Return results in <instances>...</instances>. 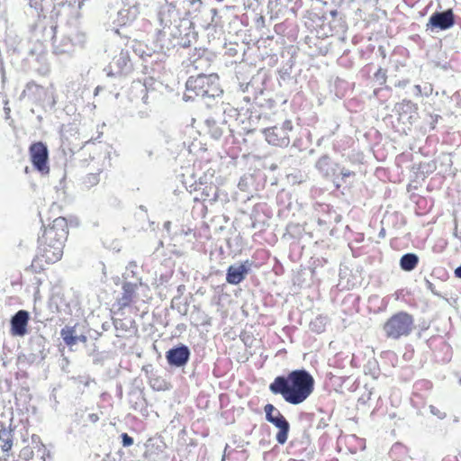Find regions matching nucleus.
Listing matches in <instances>:
<instances>
[{
    "mask_svg": "<svg viewBox=\"0 0 461 461\" xmlns=\"http://www.w3.org/2000/svg\"><path fill=\"white\" fill-rule=\"evenodd\" d=\"M139 208H140L141 211H143V212H147V209H146V207H145L144 205H140V207H139Z\"/></svg>",
    "mask_w": 461,
    "mask_h": 461,
    "instance_id": "nucleus-51",
    "label": "nucleus"
},
{
    "mask_svg": "<svg viewBox=\"0 0 461 461\" xmlns=\"http://www.w3.org/2000/svg\"><path fill=\"white\" fill-rule=\"evenodd\" d=\"M455 276L458 278H461V266L455 269Z\"/></svg>",
    "mask_w": 461,
    "mask_h": 461,
    "instance_id": "nucleus-45",
    "label": "nucleus"
},
{
    "mask_svg": "<svg viewBox=\"0 0 461 461\" xmlns=\"http://www.w3.org/2000/svg\"><path fill=\"white\" fill-rule=\"evenodd\" d=\"M13 429L2 428L0 429V447L4 452H8L13 447Z\"/></svg>",
    "mask_w": 461,
    "mask_h": 461,
    "instance_id": "nucleus-22",
    "label": "nucleus"
},
{
    "mask_svg": "<svg viewBox=\"0 0 461 461\" xmlns=\"http://www.w3.org/2000/svg\"><path fill=\"white\" fill-rule=\"evenodd\" d=\"M29 321V312L24 310L18 311L11 319L12 334L23 336Z\"/></svg>",
    "mask_w": 461,
    "mask_h": 461,
    "instance_id": "nucleus-17",
    "label": "nucleus"
},
{
    "mask_svg": "<svg viewBox=\"0 0 461 461\" xmlns=\"http://www.w3.org/2000/svg\"><path fill=\"white\" fill-rule=\"evenodd\" d=\"M251 263L247 260L242 264L231 265L227 269L226 281L230 285L241 283L250 271Z\"/></svg>",
    "mask_w": 461,
    "mask_h": 461,
    "instance_id": "nucleus-14",
    "label": "nucleus"
},
{
    "mask_svg": "<svg viewBox=\"0 0 461 461\" xmlns=\"http://www.w3.org/2000/svg\"><path fill=\"white\" fill-rule=\"evenodd\" d=\"M455 14L452 9L433 13L426 24V31L433 32L435 29L446 31L455 24Z\"/></svg>",
    "mask_w": 461,
    "mask_h": 461,
    "instance_id": "nucleus-11",
    "label": "nucleus"
},
{
    "mask_svg": "<svg viewBox=\"0 0 461 461\" xmlns=\"http://www.w3.org/2000/svg\"><path fill=\"white\" fill-rule=\"evenodd\" d=\"M79 341H80V342H84V343H85V342H86V341H87V338H86V336H85V335H79V336H78V335H77L76 344H77V342H79Z\"/></svg>",
    "mask_w": 461,
    "mask_h": 461,
    "instance_id": "nucleus-44",
    "label": "nucleus"
},
{
    "mask_svg": "<svg viewBox=\"0 0 461 461\" xmlns=\"http://www.w3.org/2000/svg\"><path fill=\"white\" fill-rule=\"evenodd\" d=\"M326 323H327L326 317L318 316L313 321H311L310 328L312 331L321 333L324 330Z\"/></svg>",
    "mask_w": 461,
    "mask_h": 461,
    "instance_id": "nucleus-27",
    "label": "nucleus"
},
{
    "mask_svg": "<svg viewBox=\"0 0 461 461\" xmlns=\"http://www.w3.org/2000/svg\"><path fill=\"white\" fill-rule=\"evenodd\" d=\"M422 88V95L429 96L432 94L433 88L429 84H426Z\"/></svg>",
    "mask_w": 461,
    "mask_h": 461,
    "instance_id": "nucleus-40",
    "label": "nucleus"
},
{
    "mask_svg": "<svg viewBox=\"0 0 461 461\" xmlns=\"http://www.w3.org/2000/svg\"><path fill=\"white\" fill-rule=\"evenodd\" d=\"M264 411H265V413H266V420H267V411L269 412L270 411V414L272 417H283L284 415L281 413V411L276 408L273 404L271 403H267L265 407H264Z\"/></svg>",
    "mask_w": 461,
    "mask_h": 461,
    "instance_id": "nucleus-33",
    "label": "nucleus"
},
{
    "mask_svg": "<svg viewBox=\"0 0 461 461\" xmlns=\"http://www.w3.org/2000/svg\"><path fill=\"white\" fill-rule=\"evenodd\" d=\"M309 440L306 438L305 440L300 441V440H292L289 444V453L296 456H301L304 452H307V455H309L311 452L307 451L308 447L307 446L303 447V445H308Z\"/></svg>",
    "mask_w": 461,
    "mask_h": 461,
    "instance_id": "nucleus-24",
    "label": "nucleus"
},
{
    "mask_svg": "<svg viewBox=\"0 0 461 461\" xmlns=\"http://www.w3.org/2000/svg\"><path fill=\"white\" fill-rule=\"evenodd\" d=\"M101 89L100 86H97L95 90V95H97L99 93V90Z\"/></svg>",
    "mask_w": 461,
    "mask_h": 461,
    "instance_id": "nucleus-52",
    "label": "nucleus"
},
{
    "mask_svg": "<svg viewBox=\"0 0 461 461\" xmlns=\"http://www.w3.org/2000/svg\"><path fill=\"white\" fill-rule=\"evenodd\" d=\"M140 10L133 5H123L117 14V22L120 25H126L137 19Z\"/></svg>",
    "mask_w": 461,
    "mask_h": 461,
    "instance_id": "nucleus-19",
    "label": "nucleus"
},
{
    "mask_svg": "<svg viewBox=\"0 0 461 461\" xmlns=\"http://www.w3.org/2000/svg\"><path fill=\"white\" fill-rule=\"evenodd\" d=\"M429 411L433 416H436L439 420H444L447 417V413L434 405H429Z\"/></svg>",
    "mask_w": 461,
    "mask_h": 461,
    "instance_id": "nucleus-35",
    "label": "nucleus"
},
{
    "mask_svg": "<svg viewBox=\"0 0 461 461\" xmlns=\"http://www.w3.org/2000/svg\"><path fill=\"white\" fill-rule=\"evenodd\" d=\"M137 288V284H133L131 282H125L122 284V296L117 300V303L120 309L126 308L130 306L131 303L134 302Z\"/></svg>",
    "mask_w": 461,
    "mask_h": 461,
    "instance_id": "nucleus-18",
    "label": "nucleus"
},
{
    "mask_svg": "<svg viewBox=\"0 0 461 461\" xmlns=\"http://www.w3.org/2000/svg\"><path fill=\"white\" fill-rule=\"evenodd\" d=\"M222 93L219 77L214 73L209 75L200 73L196 77L191 76L185 83V98L186 100L195 97L203 100L215 99L221 96Z\"/></svg>",
    "mask_w": 461,
    "mask_h": 461,
    "instance_id": "nucleus-3",
    "label": "nucleus"
},
{
    "mask_svg": "<svg viewBox=\"0 0 461 461\" xmlns=\"http://www.w3.org/2000/svg\"><path fill=\"white\" fill-rule=\"evenodd\" d=\"M243 186H245V184H243V180L241 179V180L240 181V183H239V187H240V189H243Z\"/></svg>",
    "mask_w": 461,
    "mask_h": 461,
    "instance_id": "nucleus-49",
    "label": "nucleus"
},
{
    "mask_svg": "<svg viewBox=\"0 0 461 461\" xmlns=\"http://www.w3.org/2000/svg\"><path fill=\"white\" fill-rule=\"evenodd\" d=\"M60 336L67 346L72 347L76 345L77 334L75 327L65 326L60 330Z\"/></svg>",
    "mask_w": 461,
    "mask_h": 461,
    "instance_id": "nucleus-26",
    "label": "nucleus"
},
{
    "mask_svg": "<svg viewBox=\"0 0 461 461\" xmlns=\"http://www.w3.org/2000/svg\"><path fill=\"white\" fill-rule=\"evenodd\" d=\"M328 424L323 422L322 420L320 421V423L318 424V428L321 429V428H325Z\"/></svg>",
    "mask_w": 461,
    "mask_h": 461,
    "instance_id": "nucleus-47",
    "label": "nucleus"
},
{
    "mask_svg": "<svg viewBox=\"0 0 461 461\" xmlns=\"http://www.w3.org/2000/svg\"><path fill=\"white\" fill-rule=\"evenodd\" d=\"M88 420H89L91 422L95 423L96 421H98V420H99V416H98V414H96V413H90V414L88 415Z\"/></svg>",
    "mask_w": 461,
    "mask_h": 461,
    "instance_id": "nucleus-43",
    "label": "nucleus"
},
{
    "mask_svg": "<svg viewBox=\"0 0 461 461\" xmlns=\"http://www.w3.org/2000/svg\"><path fill=\"white\" fill-rule=\"evenodd\" d=\"M414 95H416V96L422 95V88L420 85L414 86Z\"/></svg>",
    "mask_w": 461,
    "mask_h": 461,
    "instance_id": "nucleus-42",
    "label": "nucleus"
},
{
    "mask_svg": "<svg viewBox=\"0 0 461 461\" xmlns=\"http://www.w3.org/2000/svg\"><path fill=\"white\" fill-rule=\"evenodd\" d=\"M223 114H224V119H223V122L224 123H227V117L228 118H234V119H237L238 115H239V111L238 109L232 107L231 105H230L229 104H226L225 107H223Z\"/></svg>",
    "mask_w": 461,
    "mask_h": 461,
    "instance_id": "nucleus-30",
    "label": "nucleus"
},
{
    "mask_svg": "<svg viewBox=\"0 0 461 461\" xmlns=\"http://www.w3.org/2000/svg\"><path fill=\"white\" fill-rule=\"evenodd\" d=\"M192 23L184 20L183 29L184 34L183 36H176V39H166L167 36V32L164 29H161L158 32L157 41L159 42L162 49L170 50L174 48H188L192 45L193 42L196 41V32L192 28Z\"/></svg>",
    "mask_w": 461,
    "mask_h": 461,
    "instance_id": "nucleus-6",
    "label": "nucleus"
},
{
    "mask_svg": "<svg viewBox=\"0 0 461 461\" xmlns=\"http://www.w3.org/2000/svg\"><path fill=\"white\" fill-rule=\"evenodd\" d=\"M399 110L406 113H416L418 111V105L411 100H402V103L398 104Z\"/></svg>",
    "mask_w": 461,
    "mask_h": 461,
    "instance_id": "nucleus-28",
    "label": "nucleus"
},
{
    "mask_svg": "<svg viewBox=\"0 0 461 461\" xmlns=\"http://www.w3.org/2000/svg\"><path fill=\"white\" fill-rule=\"evenodd\" d=\"M27 98L32 103L53 107L56 104L55 93L52 86L45 88L35 82H29L20 95V100Z\"/></svg>",
    "mask_w": 461,
    "mask_h": 461,
    "instance_id": "nucleus-7",
    "label": "nucleus"
},
{
    "mask_svg": "<svg viewBox=\"0 0 461 461\" xmlns=\"http://www.w3.org/2000/svg\"><path fill=\"white\" fill-rule=\"evenodd\" d=\"M413 326V317L405 312H399L384 322L383 330L387 338L399 339L402 337L409 336Z\"/></svg>",
    "mask_w": 461,
    "mask_h": 461,
    "instance_id": "nucleus-4",
    "label": "nucleus"
},
{
    "mask_svg": "<svg viewBox=\"0 0 461 461\" xmlns=\"http://www.w3.org/2000/svg\"><path fill=\"white\" fill-rule=\"evenodd\" d=\"M0 69L2 71V73L4 74V65H3V61L0 59Z\"/></svg>",
    "mask_w": 461,
    "mask_h": 461,
    "instance_id": "nucleus-50",
    "label": "nucleus"
},
{
    "mask_svg": "<svg viewBox=\"0 0 461 461\" xmlns=\"http://www.w3.org/2000/svg\"><path fill=\"white\" fill-rule=\"evenodd\" d=\"M29 5L32 8L36 10L39 15L40 13L43 12L46 8L45 0H30Z\"/></svg>",
    "mask_w": 461,
    "mask_h": 461,
    "instance_id": "nucleus-32",
    "label": "nucleus"
},
{
    "mask_svg": "<svg viewBox=\"0 0 461 461\" xmlns=\"http://www.w3.org/2000/svg\"><path fill=\"white\" fill-rule=\"evenodd\" d=\"M419 263V257L414 253H406L400 259V267L404 271L413 270Z\"/></svg>",
    "mask_w": 461,
    "mask_h": 461,
    "instance_id": "nucleus-21",
    "label": "nucleus"
},
{
    "mask_svg": "<svg viewBox=\"0 0 461 461\" xmlns=\"http://www.w3.org/2000/svg\"><path fill=\"white\" fill-rule=\"evenodd\" d=\"M132 69V64L130 54L127 50H122L118 56L114 57L111 65L104 68L108 77L127 75Z\"/></svg>",
    "mask_w": 461,
    "mask_h": 461,
    "instance_id": "nucleus-12",
    "label": "nucleus"
},
{
    "mask_svg": "<svg viewBox=\"0 0 461 461\" xmlns=\"http://www.w3.org/2000/svg\"><path fill=\"white\" fill-rule=\"evenodd\" d=\"M425 285H426V288L428 290H429L433 294L442 297L440 293L436 290L434 284L431 283L429 280H428V279L425 280Z\"/></svg>",
    "mask_w": 461,
    "mask_h": 461,
    "instance_id": "nucleus-38",
    "label": "nucleus"
},
{
    "mask_svg": "<svg viewBox=\"0 0 461 461\" xmlns=\"http://www.w3.org/2000/svg\"><path fill=\"white\" fill-rule=\"evenodd\" d=\"M152 0H122L123 5H133L140 10L141 7L149 5Z\"/></svg>",
    "mask_w": 461,
    "mask_h": 461,
    "instance_id": "nucleus-31",
    "label": "nucleus"
},
{
    "mask_svg": "<svg viewBox=\"0 0 461 461\" xmlns=\"http://www.w3.org/2000/svg\"><path fill=\"white\" fill-rule=\"evenodd\" d=\"M29 153L34 168L41 175L49 174V151L47 146L41 141L32 143L30 146Z\"/></svg>",
    "mask_w": 461,
    "mask_h": 461,
    "instance_id": "nucleus-9",
    "label": "nucleus"
},
{
    "mask_svg": "<svg viewBox=\"0 0 461 461\" xmlns=\"http://www.w3.org/2000/svg\"><path fill=\"white\" fill-rule=\"evenodd\" d=\"M86 182L92 185H96L99 182L98 174H89Z\"/></svg>",
    "mask_w": 461,
    "mask_h": 461,
    "instance_id": "nucleus-39",
    "label": "nucleus"
},
{
    "mask_svg": "<svg viewBox=\"0 0 461 461\" xmlns=\"http://www.w3.org/2000/svg\"><path fill=\"white\" fill-rule=\"evenodd\" d=\"M267 421L273 424L278 429V432L276 435V439L278 444L284 445L288 438V433L290 430V424L288 420L283 417H272L270 411H267Z\"/></svg>",
    "mask_w": 461,
    "mask_h": 461,
    "instance_id": "nucleus-15",
    "label": "nucleus"
},
{
    "mask_svg": "<svg viewBox=\"0 0 461 461\" xmlns=\"http://www.w3.org/2000/svg\"><path fill=\"white\" fill-rule=\"evenodd\" d=\"M167 16H170V9L167 10V14L165 10H162L158 14L159 21L161 25H163V28L167 32V36L166 39H176V36H183L184 34V29H183V23L184 21H180L179 24H175L172 26V23L169 19H167Z\"/></svg>",
    "mask_w": 461,
    "mask_h": 461,
    "instance_id": "nucleus-16",
    "label": "nucleus"
},
{
    "mask_svg": "<svg viewBox=\"0 0 461 461\" xmlns=\"http://www.w3.org/2000/svg\"><path fill=\"white\" fill-rule=\"evenodd\" d=\"M314 378L305 369L291 371L287 375H278L269 384V391L293 405L306 401L314 390Z\"/></svg>",
    "mask_w": 461,
    "mask_h": 461,
    "instance_id": "nucleus-1",
    "label": "nucleus"
},
{
    "mask_svg": "<svg viewBox=\"0 0 461 461\" xmlns=\"http://www.w3.org/2000/svg\"><path fill=\"white\" fill-rule=\"evenodd\" d=\"M21 456H22L24 459L28 460V459H30V458L32 457V451L30 448L25 447V448H23V449L22 450V452H21Z\"/></svg>",
    "mask_w": 461,
    "mask_h": 461,
    "instance_id": "nucleus-41",
    "label": "nucleus"
},
{
    "mask_svg": "<svg viewBox=\"0 0 461 461\" xmlns=\"http://www.w3.org/2000/svg\"><path fill=\"white\" fill-rule=\"evenodd\" d=\"M190 355L189 348L185 345H180L167 351L166 358L169 366L183 367L189 361Z\"/></svg>",
    "mask_w": 461,
    "mask_h": 461,
    "instance_id": "nucleus-13",
    "label": "nucleus"
},
{
    "mask_svg": "<svg viewBox=\"0 0 461 461\" xmlns=\"http://www.w3.org/2000/svg\"><path fill=\"white\" fill-rule=\"evenodd\" d=\"M243 186H245V184H243V180L241 179V180L240 181V183H239V187H240V189H243Z\"/></svg>",
    "mask_w": 461,
    "mask_h": 461,
    "instance_id": "nucleus-48",
    "label": "nucleus"
},
{
    "mask_svg": "<svg viewBox=\"0 0 461 461\" xmlns=\"http://www.w3.org/2000/svg\"><path fill=\"white\" fill-rule=\"evenodd\" d=\"M170 226H171V221H167L164 223V229L167 230V231H169L170 230Z\"/></svg>",
    "mask_w": 461,
    "mask_h": 461,
    "instance_id": "nucleus-46",
    "label": "nucleus"
},
{
    "mask_svg": "<svg viewBox=\"0 0 461 461\" xmlns=\"http://www.w3.org/2000/svg\"><path fill=\"white\" fill-rule=\"evenodd\" d=\"M5 113L8 114L10 113V108L5 107Z\"/></svg>",
    "mask_w": 461,
    "mask_h": 461,
    "instance_id": "nucleus-53",
    "label": "nucleus"
},
{
    "mask_svg": "<svg viewBox=\"0 0 461 461\" xmlns=\"http://www.w3.org/2000/svg\"><path fill=\"white\" fill-rule=\"evenodd\" d=\"M86 41V35L83 31L69 26L60 38L53 36V53L58 56L69 55L73 53L75 47H83Z\"/></svg>",
    "mask_w": 461,
    "mask_h": 461,
    "instance_id": "nucleus-5",
    "label": "nucleus"
},
{
    "mask_svg": "<svg viewBox=\"0 0 461 461\" xmlns=\"http://www.w3.org/2000/svg\"><path fill=\"white\" fill-rule=\"evenodd\" d=\"M204 50H199L190 56L189 65L195 70H203L209 66V59L203 57Z\"/></svg>",
    "mask_w": 461,
    "mask_h": 461,
    "instance_id": "nucleus-20",
    "label": "nucleus"
},
{
    "mask_svg": "<svg viewBox=\"0 0 461 461\" xmlns=\"http://www.w3.org/2000/svg\"><path fill=\"white\" fill-rule=\"evenodd\" d=\"M57 224H58V218H56L53 221L52 224L49 228H46L44 230L42 235L39 237V239H38L39 246L51 245L57 240L56 239L49 240L47 238L50 231H52L53 234H59L60 230H57Z\"/></svg>",
    "mask_w": 461,
    "mask_h": 461,
    "instance_id": "nucleus-25",
    "label": "nucleus"
},
{
    "mask_svg": "<svg viewBox=\"0 0 461 461\" xmlns=\"http://www.w3.org/2000/svg\"><path fill=\"white\" fill-rule=\"evenodd\" d=\"M338 176H339V181L340 186H341L342 184L348 183V179L349 177L355 176V172H353L346 167H339V169L338 171Z\"/></svg>",
    "mask_w": 461,
    "mask_h": 461,
    "instance_id": "nucleus-29",
    "label": "nucleus"
},
{
    "mask_svg": "<svg viewBox=\"0 0 461 461\" xmlns=\"http://www.w3.org/2000/svg\"><path fill=\"white\" fill-rule=\"evenodd\" d=\"M415 389H427L429 390L432 387V384L428 380H420L415 383L414 384Z\"/></svg>",
    "mask_w": 461,
    "mask_h": 461,
    "instance_id": "nucleus-36",
    "label": "nucleus"
},
{
    "mask_svg": "<svg viewBox=\"0 0 461 461\" xmlns=\"http://www.w3.org/2000/svg\"><path fill=\"white\" fill-rule=\"evenodd\" d=\"M293 129L292 121L285 120L280 126L266 128L262 131L270 145L285 148L290 144L289 133Z\"/></svg>",
    "mask_w": 461,
    "mask_h": 461,
    "instance_id": "nucleus-8",
    "label": "nucleus"
},
{
    "mask_svg": "<svg viewBox=\"0 0 461 461\" xmlns=\"http://www.w3.org/2000/svg\"><path fill=\"white\" fill-rule=\"evenodd\" d=\"M122 443L123 447H130L133 444V438L129 436L127 433H122L121 435Z\"/></svg>",
    "mask_w": 461,
    "mask_h": 461,
    "instance_id": "nucleus-37",
    "label": "nucleus"
},
{
    "mask_svg": "<svg viewBox=\"0 0 461 461\" xmlns=\"http://www.w3.org/2000/svg\"><path fill=\"white\" fill-rule=\"evenodd\" d=\"M386 77V71L381 68L375 73V79L378 82L380 86L385 84Z\"/></svg>",
    "mask_w": 461,
    "mask_h": 461,
    "instance_id": "nucleus-34",
    "label": "nucleus"
},
{
    "mask_svg": "<svg viewBox=\"0 0 461 461\" xmlns=\"http://www.w3.org/2000/svg\"><path fill=\"white\" fill-rule=\"evenodd\" d=\"M57 230H61L59 234H53L50 231L48 239H56L57 240L51 245L39 246V254L32 260L31 267L35 272H40L43 269L41 262L44 260L48 264L59 261L63 255V249L65 241L68 237V223L65 218L58 217Z\"/></svg>",
    "mask_w": 461,
    "mask_h": 461,
    "instance_id": "nucleus-2",
    "label": "nucleus"
},
{
    "mask_svg": "<svg viewBox=\"0 0 461 461\" xmlns=\"http://www.w3.org/2000/svg\"><path fill=\"white\" fill-rule=\"evenodd\" d=\"M204 126L206 128L207 132L213 138L214 140H219L223 131L221 127L218 124L215 119L212 117H209L204 120Z\"/></svg>",
    "mask_w": 461,
    "mask_h": 461,
    "instance_id": "nucleus-23",
    "label": "nucleus"
},
{
    "mask_svg": "<svg viewBox=\"0 0 461 461\" xmlns=\"http://www.w3.org/2000/svg\"><path fill=\"white\" fill-rule=\"evenodd\" d=\"M315 168L323 178L331 180L336 188L339 189L340 187L338 176L339 165L332 161L329 155L320 157L315 163Z\"/></svg>",
    "mask_w": 461,
    "mask_h": 461,
    "instance_id": "nucleus-10",
    "label": "nucleus"
}]
</instances>
